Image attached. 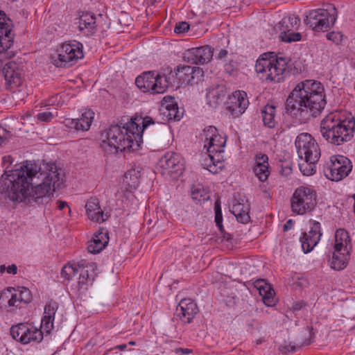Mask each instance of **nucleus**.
Returning a JSON list of instances; mask_svg holds the SVG:
<instances>
[{"instance_id":"obj_38","label":"nucleus","mask_w":355,"mask_h":355,"mask_svg":"<svg viewBox=\"0 0 355 355\" xmlns=\"http://www.w3.org/2000/svg\"><path fill=\"white\" fill-rule=\"evenodd\" d=\"M130 119H136L135 121L139 126V134L141 135V138L143 137V134L146 130L148 126L155 124V121L150 116H146L144 118H131ZM142 142L143 139H141V143Z\"/></svg>"},{"instance_id":"obj_2","label":"nucleus","mask_w":355,"mask_h":355,"mask_svg":"<svg viewBox=\"0 0 355 355\" xmlns=\"http://www.w3.org/2000/svg\"><path fill=\"white\" fill-rule=\"evenodd\" d=\"M326 105L323 85L317 80H306L298 83L289 94L286 108L299 121H305L319 115Z\"/></svg>"},{"instance_id":"obj_11","label":"nucleus","mask_w":355,"mask_h":355,"mask_svg":"<svg viewBox=\"0 0 355 355\" xmlns=\"http://www.w3.org/2000/svg\"><path fill=\"white\" fill-rule=\"evenodd\" d=\"M351 161L343 155L331 157L329 163L324 168L325 176L332 181H339L347 177L352 171Z\"/></svg>"},{"instance_id":"obj_47","label":"nucleus","mask_w":355,"mask_h":355,"mask_svg":"<svg viewBox=\"0 0 355 355\" xmlns=\"http://www.w3.org/2000/svg\"><path fill=\"white\" fill-rule=\"evenodd\" d=\"M315 164H310L306 162L305 164H299V167L301 172L304 175H311L315 172Z\"/></svg>"},{"instance_id":"obj_28","label":"nucleus","mask_w":355,"mask_h":355,"mask_svg":"<svg viewBox=\"0 0 355 355\" xmlns=\"http://www.w3.org/2000/svg\"><path fill=\"white\" fill-rule=\"evenodd\" d=\"M250 208L248 205L236 202L231 209V212L235 216L236 220L241 223L245 224L250 221Z\"/></svg>"},{"instance_id":"obj_39","label":"nucleus","mask_w":355,"mask_h":355,"mask_svg":"<svg viewBox=\"0 0 355 355\" xmlns=\"http://www.w3.org/2000/svg\"><path fill=\"white\" fill-rule=\"evenodd\" d=\"M58 309V304L55 301L51 300L47 302L44 307V317L49 318V320H54Z\"/></svg>"},{"instance_id":"obj_36","label":"nucleus","mask_w":355,"mask_h":355,"mask_svg":"<svg viewBox=\"0 0 355 355\" xmlns=\"http://www.w3.org/2000/svg\"><path fill=\"white\" fill-rule=\"evenodd\" d=\"M8 291L9 292H11L12 291L16 292L20 303L28 304L32 300L31 291L25 287H21L18 290H15L13 288H10Z\"/></svg>"},{"instance_id":"obj_51","label":"nucleus","mask_w":355,"mask_h":355,"mask_svg":"<svg viewBox=\"0 0 355 355\" xmlns=\"http://www.w3.org/2000/svg\"><path fill=\"white\" fill-rule=\"evenodd\" d=\"M327 40L338 44L342 41L343 35L340 32H330L326 35Z\"/></svg>"},{"instance_id":"obj_26","label":"nucleus","mask_w":355,"mask_h":355,"mask_svg":"<svg viewBox=\"0 0 355 355\" xmlns=\"http://www.w3.org/2000/svg\"><path fill=\"white\" fill-rule=\"evenodd\" d=\"M86 211L88 218L96 222H103L104 212L101 209L97 199L91 198L85 205Z\"/></svg>"},{"instance_id":"obj_41","label":"nucleus","mask_w":355,"mask_h":355,"mask_svg":"<svg viewBox=\"0 0 355 355\" xmlns=\"http://www.w3.org/2000/svg\"><path fill=\"white\" fill-rule=\"evenodd\" d=\"M78 273V268L76 266L67 264L65 265L61 272V275L62 277L67 280H70L72 279Z\"/></svg>"},{"instance_id":"obj_30","label":"nucleus","mask_w":355,"mask_h":355,"mask_svg":"<svg viewBox=\"0 0 355 355\" xmlns=\"http://www.w3.org/2000/svg\"><path fill=\"white\" fill-rule=\"evenodd\" d=\"M349 256V252H344L343 253H340V252H337L336 251L334 252L331 261V268L336 270H340L344 269L347 265Z\"/></svg>"},{"instance_id":"obj_29","label":"nucleus","mask_w":355,"mask_h":355,"mask_svg":"<svg viewBox=\"0 0 355 355\" xmlns=\"http://www.w3.org/2000/svg\"><path fill=\"white\" fill-rule=\"evenodd\" d=\"M225 92L222 87L217 86L211 88L207 93V101L208 104L212 107H216L220 102L223 101L225 97Z\"/></svg>"},{"instance_id":"obj_57","label":"nucleus","mask_w":355,"mask_h":355,"mask_svg":"<svg viewBox=\"0 0 355 355\" xmlns=\"http://www.w3.org/2000/svg\"><path fill=\"white\" fill-rule=\"evenodd\" d=\"M132 171H128V173H126L125 174V176H124V180L125 182L128 184L130 185V187H134V188H136V187L137 186L138 184V180H137V177H135V181L133 182V184H130V183L128 181V176L131 177L132 175Z\"/></svg>"},{"instance_id":"obj_10","label":"nucleus","mask_w":355,"mask_h":355,"mask_svg":"<svg viewBox=\"0 0 355 355\" xmlns=\"http://www.w3.org/2000/svg\"><path fill=\"white\" fill-rule=\"evenodd\" d=\"M83 57L82 44L64 43L56 54L51 56L52 62L58 67H70Z\"/></svg>"},{"instance_id":"obj_61","label":"nucleus","mask_w":355,"mask_h":355,"mask_svg":"<svg viewBox=\"0 0 355 355\" xmlns=\"http://www.w3.org/2000/svg\"><path fill=\"white\" fill-rule=\"evenodd\" d=\"M227 55V51L225 49H221L220 52L216 55V58L219 60L225 58Z\"/></svg>"},{"instance_id":"obj_14","label":"nucleus","mask_w":355,"mask_h":355,"mask_svg":"<svg viewBox=\"0 0 355 355\" xmlns=\"http://www.w3.org/2000/svg\"><path fill=\"white\" fill-rule=\"evenodd\" d=\"M12 21L0 10V53L7 51L13 45L15 33Z\"/></svg>"},{"instance_id":"obj_19","label":"nucleus","mask_w":355,"mask_h":355,"mask_svg":"<svg viewBox=\"0 0 355 355\" xmlns=\"http://www.w3.org/2000/svg\"><path fill=\"white\" fill-rule=\"evenodd\" d=\"M15 64L8 63L2 69L6 87L10 91L15 90L22 83L21 73L15 69Z\"/></svg>"},{"instance_id":"obj_59","label":"nucleus","mask_w":355,"mask_h":355,"mask_svg":"<svg viewBox=\"0 0 355 355\" xmlns=\"http://www.w3.org/2000/svg\"><path fill=\"white\" fill-rule=\"evenodd\" d=\"M305 306H306V303L304 302H303V301H301V302H298L295 303L293 306V309L294 311H299V310H301L302 309H303Z\"/></svg>"},{"instance_id":"obj_25","label":"nucleus","mask_w":355,"mask_h":355,"mask_svg":"<svg viewBox=\"0 0 355 355\" xmlns=\"http://www.w3.org/2000/svg\"><path fill=\"white\" fill-rule=\"evenodd\" d=\"M351 239L348 232L344 229H338L335 233L334 249L337 252H349L351 250Z\"/></svg>"},{"instance_id":"obj_8","label":"nucleus","mask_w":355,"mask_h":355,"mask_svg":"<svg viewBox=\"0 0 355 355\" xmlns=\"http://www.w3.org/2000/svg\"><path fill=\"white\" fill-rule=\"evenodd\" d=\"M292 211L297 214H304L312 211L316 205V193L308 187L295 189L291 200Z\"/></svg>"},{"instance_id":"obj_49","label":"nucleus","mask_w":355,"mask_h":355,"mask_svg":"<svg viewBox=\"0 0 355 355\" xmlns=\"http://www.w3.org/2000/svg\"><path fill=\"white\" fill-rule=\"evenodd\" d=\"M53 319L49 320V318L43 316L41 322V328H42L46 333H50L53 327Z\"/></svg>"},{"instance_id":"obj_63","label":"nucleus","mask_w":355,"mask_h":355,"mask_svg":"<svg viewBox=\"0 0 355 355\" xmlns=\"http://www.w3.org/2000/svg\"><path fill=\"white\" fill-rule=\"evenodd\" d=\"M58 208L60 210H62L65 207H67V203L64 201L58 200Z\"/></svg>"},{"instance_id":"obj_35","label":"nucleus","mask_w":355,"mask_h":355,"mask_svg":"<svg viewBox=\"0 0 355 355\" xmlns=\"http://www.w3.org/2000/svg\"><path fill=\"white\" fill-rule=\"evenodd\" d=\"M96 275L95 270L90 272L89 269L80 270L78 285L80 288L83 286L92 285L94 281Z\"/></svg>"},{"instance_id":"obj_40","label":"nucleus","mask_w":355,"mask_h":355,"mask_svg":"<svg viewBox=\"0 0 355 355\" xmlns=\"http://www.w3.org/2000/svg\"><path fill=\"white\" fill-rule=\"evenodd\" d=\"M268 166H269L265 165L261 166H254V173L260 181L265 182L268 179L270 174Z\"/></svg>"},{"instance_id":"obj_24","label":"nucleus","mask_w":355,"mask_h":355,"mask_svg":"<svg viewBox=\"0 0 355 355\" xmlns=\"http://www.w3.org/2000/svg\"><path fill=\"white\" fill-rule=\"evenodd\" d=\"M79 31L86 35H92L96 30V17L89 12L83 13L79 17Z\"/></svg>"},{"instance_id":"obj_13","label":"nucleus","mask_w":355,"mask_h":355,"mask_svg":"<svg viewBox=\"0 0 355 355\" xmlns=\"http://www.w3.org/2000/svg\"><path fill=\"white\" fill-rule=\"evenodd\" d=\"M159 165L164 174H168L173 178L182 174L184 170L183 161L180 155L173 152L166 153L159 160Z\"/></svg>"},{"instance_id":"obj_23","label":"nucleus","mask_w":355,"mask_h":355,"mask_svg":"<svg viewBox=\"0 0 355 355\" xmlns=\"http://www.w3.org/2000/svg\"><path fill=\"white\" fill-rule=\"evenodd\" d=\"M191 71H192V67L191 66H178L167 76L171 77V82H169V85H180L183 83L189 85Z\"/></svg>"},{"instance_id":"obj_15","label":"nucleus","mask_w":355,"mask_h":355,"mask_svg":"<svg viewBox=\"0 0 355 355\" xmlns=\"http://www.w3.org/2000/svg\"><path fill=\"white\" fill-rule=\"evenodd\" d=\"M214 55L213 49L208 46L192 48L184 53V61L194 64H204L210 62Z\"/></svg>"},{"instance_id":"obj_22","label":"nucleus","mask_w":355,"mask_h":355,"mask_svg":"<svg viewBox=\"0 0 355 355\" xmlns=\"http://www.w3.org/2000/svg\"><path fill=\"white\" fill-rule=\"evenodd\" d=\"M254 286L259 291L263 302L266 306H271L275 304V291L270 284L265 279H259L254 282Z\"/></svg>"},{"instance_id":"obj_27","label":"nucleus","mask_w":355,"mask_h":355,"mask_svg":"<svg viewBox=\"0 0 355 355\" xmlns=\"http://www.w3.org/2000/svg\"><path fill=\"white\" fill-rule=\"evenodd\" d=\"M261 115L265 126L273 128L277 125L275 120L276 106L267 104L261 110Z\"/></svg>"},{"instance_id":"obj_52","label":"nucleus","mask_w":355,"mask_h":355,"mask_svg":"<svg viewBox=\"0 0 355 355\" xmlns=\"http://www.w3.org/2000/svg\"><path fill=\"white\" fill-rule=\"evenodd\" d=\"M64 126L68 128L80 130L78 128V121L77 119H65L63 121Z\"/></svg>"},{"instance_id":"obj_3","label":"nucleus","mask_w":355,"mask_h":355,"mask_svg":"<svg viewBox=\"0 0 355 355\" xmlns=\"http://www.w3.org/2000/svg\"><path fill=\"white\" fill-rule=\"evenodd\" d=\"M136 119L125 123L112 125L101 134V147L107 153H116L126 149L136 150L141 144V135Z\"/></svg>"},{"instance_id":"obj_62","label":"nucleus","mask_w":355,"mask_h":355,"mask_svg":"<svg viewBox=\"0 0 355 355\" xmlns=\"http://www.w3.org/2000/svg\"><path fill=\"white\" fill-rule=\"evenodd\" d=\"M293 222L291 219H289L288 220L286 221V223L284 225V231H287L290 229H291V227H293Z\"/></svg>"},{"instance_id":"obj_55","label":"nucleus","mask_w":355,"mask_h":355,"mask_svg":"<svg viewBox=\"0 0 355 355\" xmlns=\"http://www.w3.org/2000/svg\"><path fill=\"white\" fill-rule=\"evenodd\" d=\"M215 222L216 226L218 227L220 232H224V227L223 226V216L222 211L215 212Z\"/></svg>"},{"instance_id":"obj_17","label":"nucleus","mask_w":355,"mask_h":355,"mask_svg":"<svg viewBox=\"0 0 355 355\" xmlns=\"http://www.w3.org/2000/svg\"><path fill=\"white\" fill-rule=\"evenodd\" d=\"M249 104L247 94L245 92H235L230 98L227 110L233 117L242 114Z\"/></svg>"},{"instance_id":"obj_37","label":"nucleus","mask_w":355,"mask_h":355,"mask_svg":"<svg viewBox=\"0 0 355 355\" xmlns=\"http://www.w3.org/2000/svg\"><path fill=\"white\" fill-rule=\"evenodd\" d=\"M204 158L201 161V165L204 168L207 169L211 173H217L219 171H218L215 162L214 158L211 156V153H208L204 155Z\"/></svg>"},{"instance_id":"obj_6","label":"nucleus","mask_w":355,"mask_h":355,"mask_svg":"<svg viewBox=\"0 0 355 355\" xmlns=\"http://www.w3.org/2000/svg\"><path fill=\"white\" fill-rule=\"evenodd\" d=\"M337 10L333 4L325 8L310 10L306 16L305 23L315 31H327L335 24Z\"/></svg>"},{"instance_id":"obj_44","label":"nucleus","mask_w":355,"mask_h":355,"mask_svg":"<svg viewBox=\"0 0 355 355\" xmlns=\"http://www.w3.org/2000/svg\"><path fill=\"white\" fill-rule=\"evenodd\" d=\"M311 343V340H306L302 344L300 345H285V346H281L279 347V351L284 354H287L288 352H295L297 351V349L302 347L304 345H309Z\"/></svg>"},{"instance_id":"obj_7","label":"nucleus","mask_w":355,"mask_h":355,"mask_svg":"<svg viewBox=\"0 0 355 355\" xmlns=\"http://www.w3.org/2000/svg\"><path fill=\"white\" fill-rule=\"evenodd\" d=\"M169 82H171L170 76L163 77L154 71L144 72L135 79V84L141 91L153 94L164 93Z\"/></svg>"},{"instance_id":"obj_12","label":"nucleus","mask_w":355,"mask_h":355,"mask_svg":"<svg viewBox=\"0 0 355 355\" xmlns=\"http://www.w3.org/2000/svg\"><path fill=\"white\" fill-rule=\"evenodd\" d=\"M10 333L13 339L23 345L31 342L40 343L43 339L41 329L28 323H19L10 327Z\"/></svg>"},{"instance_id":"obj_16","label":"nucleus","mask_w":355,"mask_h":355,"mask_svg":"<svg viewBox=\"0 0 355 355\" xmlns=\"http://www.w3.org/2000/svg\"><path fill=\"white\" fill-rule=\"evenodd\" d=\"M310 223L312 224L310 230L304 232L300 239L302 250L306 254L313 250L322 236L320 223L315 220H311Z\"/></svg>"},{"instance_id":"obj_50","label":"nucleus","mask_w":355,"mask_h":355,"mask_svg":"<svg viewBox=\"0 0 355 355\" xmlns=\"http://www.w3.org/2000/svg\"><path fill=\"white\" fill-rule=\"evenodd\" d=\"M269 166L268 157L266 154H258L255 156L254 166Z\"/></svg>"},{"instance_id":"obj_46","label":"nucleus","mask_w":355,"mask_h":355,"mask_svg":"<svg viewBox=\"0 0 355 355\" xmlns=\"http://www.w3.org/2000/svg\"><path fill=\"white\" fill-rule=\"evenodd\" d=\"M75 266L78 268V271L79 270L80 271L82 270L89 269L90 272H92V270H95L96 269V263L93 262H87L85 259L80 260Z\"/></svg>"},{"instance_id":"obj_21","label":"nucleus","mask_w":355,"mask_h":355,"mask_svg":"<svg viewBox=\"0 0 355 355\" xmlns=\"http://www.w3.org/2000/svg\"><path fill=\"white\" fill-rule=\"evenodd\" d=\"M293 21L295 25H297V18L295 17H285L281 21V30L284 35L282 36V40L286 42H297L301 40V34L300 33H292L290 31L294 28Z\"/></svg>"},{"instance_id":"obj_42","label":"nucleus","mask_w":355,"mask_h":355,"mask_svg":"<svg viewBox=\"0 0 355 355\" xmlns=\"http://www.w3.org/2000/svg\"><path fill=\"white\" fill-rule=\"evenodd\" d=\"M204 76L203 70L198 67H192V71H191L189 85H192L198 83V81L202 80Z\"/></svg>"},{"instance_id":"obj_1","label":"nucleus","mask_w":355,"mask_h":355,"mask_svg":"<svg viewBox=\"0 0 355 355\" xmlns=\"http://www.w3.org/2000/svg\"><path fill=\"white\" fill-rule=\"evenodd\" d=\"M6 173V181L0 189V200L29 205L48 203L51 194L64 182L62 170L55 164H43L38 168L35 164L27 161Z\"/></svg>"},{"instance_id":"obj_4","label":"nucleus","mask_w":355,"mask_h":355,"mask_svg":"<svg viewBox=\"0 0 355 355\" xmlns=\"http://www.w3.org/2000/svg\"><path fill=\"white\" fill-rule=\"evenodd\" d=\"M320 131L329 144L342 145L353 138L355 119L352 115L345 116L338 112H331L321 121Z\"/></svg>"},{"instance_id":"obj_18","label":"nucleus","mask_w":355,"mask_h":355,"mask_svg":"<svg viewBox=\"0 0 355 355\" xmlns=\"http://www.w3.org/2000/svg\"><path fill=\"white\" fill-rule=\"evenodd\" d=\"M177 315L184 323H191L198 313L196 304L191 299H183L177 307Z\"/></svg>"},{"instance_id":"obj_31","label":"nucleus","mask_w":355,"mask_h":355,"mask_svg":"<svg viewBox=\"0 0 355 355\" xmlns=\"http://www.w3.org/2000/svg\"><path fill=\"white\" fill-rule=\"evenodd\" d=\"M191 196L193 201L199 204L204 203L210 198L209 192L206 191L201 184H197L192 187L191 190Z\"/></svg>"},{"instance_id":"obj_56","label":"nucleus","mask_w":355,"mask_h":355,"mask_svg":"<svg viewBox=\"0 0 355 355\" xmlns=\"http://www.w3.org/2000/svg\"><path fill=\"white\" fill-rule=\"evenodd\" d=\"M8 303L9 306H12V307L17 308L20 306L21 303L19 302V300L18 298V295H17L16 292H14V293H12L11 297L8 300Z\"/></svg>"},{"instance_id":"obj_48","label":"nucleus","mask_w":355,"mask_h":355,"mask_svg":"<svg viewBox=\"0 0 355 355\" xmlns=\"http://www.w3.org/2000/svg\"><path fill=\"white\" fill-rule=\"evenodd\" d=\"M11 133L7 131L6 128L0 126V147L6 145L11 138Z\"/></svg>"},{"instance_id":"obj_20","label":"nucleus","mask_w":355,"mask_h":355,"mask_svg":"<svg viewBox=\"0 0 355 355\" xmlns=\"http://www.w3.org/2000/svg\"><path fill=\"white\" fill-rule=\"evenodd\" d=\"M109 242L108 232L105 229H101L94 234L92 239L89 241L87 250L89 253L97 254L102 251Z\"/></svg>"},{"instance_id":"obj_5","label":"nucleus","mask_w":355,"mask_h":355,"mask_svg":"<svg viewBox=\"0 0 355 355\" xmlns=\"http://www.w3.org/2000/svg\"><path fill=\"white\" fill-rule=\"evenodd\" d=\"M272 54H263L256 62L255 70L263 81L280 83L289 73L288 61L284 57Z\"/></svg>"},{"instance_id":"obj_60","label":"nucleus","mask_w":355,"mask_h":355,"mask_svg":"<svg viewBox=\"0 0 355 355\" xmlns=\"http://www.w3.org/2000/svg\"><path fill=\"white\" fill-rule=\"evenodd\" d=\"M6 271L9 274L15 275L17 272V267L15 264H12L7 268Z\"/></svg>"},{"instance_id":"obj_45","label":"nucleus","mask_w":355,"mask_h":355,"mask_svg":"<svg viewBox=\"0 0 355 355\" xmlns=\"http://www.w3.org/2000/svg\"><path fill=\"white\" fill-rule=\"evenodd\" d=\"M224 151L216 152L214 151V153H210L211 156L214 158L215 165L218 171H220L224 168V158L223 153Z\"/></svg>"},{"instance_id":"obj_9","label":"nucleus","mask_w":355,"mask_h":355,"mask_svg":"<svg viewBox=\"0 0 355 355\" xmlns=\"http://www.w3.org/2000/svg\"><path fill=\"white\" fill-rule=\"evenodd\" d=\"M295 145L300 159L310 164H315L319 160L320 157L319 146L310 134H300L295 139Z\"/></svg>"},{"instance_id":"obj_33","label":"nucleus","mask_w":355,"mask_h":355,"mask_svg":"<svg viewBox=\"0 0 355 355\" xmlns=\"http://www.w3.org/2000/svg\"><path fill=\"white\" fill-rule=\"evenodd\" d=\"M94 112L88 110L84 112L81 116L77 119L78 121V128L81 131H87L90 128V126L94 121Z\"/></svg>"},{"instance_id":"obj_54","label":"nucleus","mask_w":355,"mask_h":355,"mask_svg":"<svg viewBox=\"0 0 355 355\" xmlns=\"http://www.w3.org/2000/svg\"><path fill=\"white\" fill-rule=\"evenodd\" d=\"M55 115L51 112H44L37 114V119L41 121H51Z\"/></svg>"},{"instance_id":"obj_53","label":"nucleus","mask_w":355,"mask_h":355,"mask_svg":"<svg viewBox=\"0 0 355 355\" xmlns=\"http://www.w3.org/2000/svg\"><path fill=\"white\" fill-rule=\"evenodd\" d=\"M189 24L186 21H182L176 24L174 31L176 33H183L189 30Z\"/></svg>"},{"instance_id":"obj_34","label":"nucleus","mask_w":355,"mask_h":355,"mask_svg":"<svg viewBox=\"0 0 355 355\" xmlns=\"http://www.w3.org/2000/svg\"><path fill=\"white\" fill-rule=\"evenodd\" d=\"M165 108L166 112L164 114L166 115L168 120L179 121L182 117L183 112L179 110L177 103L167 104Z\"/></svg>"},{"instance_id":"obj_58","label":"nucleus","mask_w":355,"mask_h":355,"mask_svg":"<svg viewBox=\"0 0 355 355\" xmlns=\"http://www.w3.org/2000/svg\"><path fill=\"white\" fill-rule=\"evenodd\" d=\"M235 68H236V63L232 60L230 61V62L228 64H225V71L229 73H231Z\"/></svg>"},{"instance_id":"obj_43","label":"nucleus","mask_w":355,"mask_h":355,"mask_svg":"<svg viewBox=\"0 0 355 355\" xmlns=\"http://www.w3.org/2000/svg\"><path fill=\"white\" fill-rule=\"evenodd\" d=\"M203 135L205 136V144H208L209 141H210L215 135H218V132L216 127L210 125L204 129Z\"/></svg>"},{"instance_id":"obj_32","label":"nucleus","mask_w":355,"mask_h":355,"mask_svg":"<svg viewBox=\"0 0 355 355\" xmlns=\"http://www.w3.org/2000/svg\"><path fill=\"white\" fill-rule=\"evenodd\" d=\"M226 143V139L220 135L219 134L209 141L208 144H205V148H207V153H212L214 151L220 152L224 151V147Z\"/></svg>"},{"instance_id":"obj_64","label":"nucleus","mask_w":355,"mask_h":355,"mask_svg":"<svg viewBox=\"0 0 355 355\" xmlns=\"http://www.w3.org/2000/svg\"><path fill=\"white\" fill-rule=\"evenodd\" d=\"M176 352H182L183 354H187L191 352V350L189 349H183V348H178L175 349Z\"/></svg>"}]
</instances>
